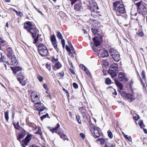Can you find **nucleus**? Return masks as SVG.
Masks as SVG:
<instances>
[{
  "label": "nucleus",
  "mask_w": 147,
  "mask_h": 147,
  "mask_svg": "<svg viewBox=\"0 0 147 147\" xmlns=\"http://www.w3.org/2000/svg\"><path fill=\"white\" fill-rule=\"evenodd\" d=\"M140 37H142L144 35V34L143 32L142 31H138L136 33Z\"/></svg>",
  "instance_id": "nucleus-39"
},
{
  "label": "nucleus",
  "mask_w": 147,
  "mask_h": 147,
  "mask_svg": "<svg viewBox=\"0 0 147 147\" xmlns=\"http://www.w3.org/2000/svg\"><path fill=\"white\" fill-rule=\"evenodd\" d=\"M131 18L134 19V18H132V16H136L137 14V12L133 14V13L132 12H131Z\"/></svg>",
  "instance_id": "nucleus-56"
},
{
  "label": "nucleus",
  "mask_w": 147,
  "mask_h": 147,
  "mask_svg": "<svg viewBox=\"0 0 147 147\" xmlns=\"http://www.w3.org/2000/svg\"><path fill=\"white\" fill-rule=\"evenodd\" d=\"M80 136L83 139H84V138H85V135H84L83 133H81L80 134Z\"/></svg>",
  "instance_id": "nucleus-61"
},
{
  "label": "nucleus",
  "mask_w": 147,
  "mask_h": 147,
  "mask_svg": "<svg viewBox=\"0 0 147 147\" xmlns=\"http://www.w3.org/2000/svg\"><path fill=\"white\" fill-rule=\"evenodd\" d=\"M88 7L91 11L97 13L98 12L99 8L96 3L94 0H90L89 2Z\"/></svg>",
  "instance_id": "nucleus-5"
},
{
  "label": "nucleus",
  "mask_w": 147,
  "mask_h": 147,
  "mask_svg": "<svg viewBox=\"0 0 147 147\" xmlns=\"http://www.w3.org/2000/svg\"><path fill=\"white\" fill-rule=\"evenodd\" d=\"M66 49L67 51L69 52L71 51L69 47L67 45H66Z\"/></svg>",
  "instance_id": "nucleus-57"
},
{
  "label": "nucleus",
  "mask_w": 147,
  "mask_h": 147,
  "mask_svg": "<svg viewBox=\"0 0 147 147\" xmlns=\"http://www.w3.org/2000/svg\"><path fill=\"white\" fill-rule=\"evenodd\" d=\"M49 117V115L48 113H46L45 115H43L40 117L42 121L46 117Z\"/></svg>",
  "instance_id": "nucleus-46"
},
{
  "label": "nucleus",
  "mask_w": 147,
  "mask_h": 147,
  "mask_svg": "<svg viewBox=\"0 0 147 147\" xmlns=\"http://www.w3.org/2000/svg\"><path fill=\"white\" fill-rule=\"evenodd\" d=\"M134 118L136 120H137L139 119V116L138 115H137V116H134Z\"/></svg>",
  "instance_id": "nucleus-64"
},
{
  "label": "nucleus",
  "mask_w": 147,
  "mask_h": 147,
  "mask_svg": "<svg viewBox=\"0 0 147 147\" xmlns=\"http://www.w3.org/2000/svg\"><path fill=\"white\" fill-rule=\"evenodd\" d=\"M57 75L58 77L61 78L64 76V73L63 71H61V72L57 73Z\"/></svg>",
  "instance_id": "nucleus-38"
},
{
  "label": "nucleus",
  "mask_w": 147,
  "mask_h": 147,
  "mask_svg": "<svg viewBox=\"0 0 147 147\" xmlns=\"http://www.w3.org/2000/svg\"><path fill=\"white\" fill-rule=\"evenodd\" d=\"M69 55L71 58H73L74 57V55L71 51L69 52Z\"/></svg>",
  "instance_id": "nucleus-60"
},
{
  "label": "nucleus",
  "mask_w": 147,
  "mask_h": 147,
  "mask_svg": "<svg viewBox=\"0 0 147 147\" xmlns=\"http://www.w3.org/2000/svg\"><path fill=\"white\" fill-rule=\"evenodd\" d=\"M31 97L32 100L34 103L37 102L39 99V98L38 95L33 93H32L31 94Z\"/></svg>",
  "instance_id": "nucleus-11"
},
{
  "label": "nucleus",
  "mask_w": 147,
  "mask_h": 147,
  "mask_svg": "<svg viewBox=\"0 0 147 147\" xmlns=\"http://www.w3.org/2000/svg\"><path fill=\"white\" fill-rule=\"evenodd\" d=\"M16 12L17 15L18 16H22L23 15V13L21 11H15Z\"/></svg>",
  "instance_id": "nucleus-49"
},
{
  "label": "nucleus",
  "mask_w": 147,
  "mask_h": 147,
  "mask_svg": "<svg viewBox=\"0 0 147 147\" xmlns=\"http://www.w3.org/2000/svg\"><path fill=\"white\" fill-rule=\"evenodd\" d=\"M125 76V74H123L122 72H120L119 74V80H120V79H122L123 78H124V76Z\"/></svg>",
  "instance_id": "nucleus-36"
},
{
  "label": "nucleus",
  "mask_w": 147,
  "mask_h": 147,
  "mask_svg": "<svg viewBox=\"0 0 147 147\" xmlns=\"http://www.w3.org/2000/svg\"><path fill=\"white\" fill-rule=\"evenodd\" d=\"M92 31L93 34H97L98 32V30L97 29L93 28L92 29Z\"/></svg>",
  "instance_id": "nucleus-47"
},
{
  "label": "nucleus",
  "mask_w": 147,
  "mask_h": 147,
  "mask_svg": "<svg viewBox=\"0 0 147 147\" xmlns=\"http://www.w3.org/2000/svg\"><path fill=\"white\" fill-rule=\"evenodd\" d=\"M52 44L54 48L57 51H58L59 49L57 47V45L56 43V42H52Z\"/></svg>",
  "instance_id": "nucleus-42"
},
{
  "label": "nucleus",
  "mask_w": 147,
  "mask_h": 147,
  "mask_svg": "<svg viewBox=\"0 0 147 147\" xmlns=\"http://www.w3.org/2000/svg\"><path fill=\"white\" fill-rule=\"evenodd\" d=\"M37 78L40 82H42L43 80V77L40 76H38Z\"/></svg>",
  "instance_id": "nucleus-48"
},
{
  "label": "nucleus",
  "mask_w": 147,
  "mask_h": 147,
  "mask_svg": "<svg viewBox=\"0 0 147 147\" xmlns=\"http://www.w3.org/2000/svg\"><path fill=\"white\" fill-rule=\"evenodd\" d=\"M71 1V4L72 5H73L75 2L77 1V0H70Z\"/></svg>",
  "instance_id": "nucleus-58"
},
{
  "label": "nucleus",
  "mask_w": 147,
  "mask_h": 147,
  "mask_svg": "<svg viewBox=\"0 0 147 147\" xmlns=\"http://www.w3.org/2000/svg\"><path fill=\"white\" fill-rule=\"evenodd\" d=\"M118 65L117 63H113L111 65L109 70L112 71H118Z\"/></svg>",
  "instance_id": "nucleus-14"
},
{
  "label": "nucleus",
  "mask_w": 147,
  "mask_h": 147,
  "mask_svg": "<svg viewBox=\"0 0 147 147\" xmlns=\"http://www.w3.org/2000/svg\"><path fill=\"white\" fill-rule=\"evenodd\" d=\"M111 80L109 78H107L105 80V83L107 84H111Z\"/></svg>",
  "instance_id": "nucleus-45"
},
{
  "label": "nucleus",
  "mask_w": 147,
  "mask_h": 147,
  "mask_svg": "<svg viewBox=\"0 0 147 147\" xmlns=\"http://www.w3.org/2000/svg\"><path fill=\"white\" fill-rule=\"evenodd\" d=\"M58 134L60 136V138L63 139L64 140H68V138L66 135H65L63 132L59 131Z\"/></svg>",
  "instance_id": "nucleus-15"
},
{
  "label": "nucleus",
  "mask_w": 147,
  "mask_h": 147,
  "mask_svg": "<svg viewBox=\"0 0 147 147\" xmlns=\"http://www.w3.org/2000/svg\"><path fill=\"white\" fill-rule=\"evenodd\" d=\"M134 93L132 94H126L125 96L126 98L130 99L131 101L134 100L136 98V96Z\"/></svg>",
  "instance_id": "nucleus-13"
},
{
  "label": "nucleus",
  "mask_w": 147,
  "mask_h": 147,
  "mask_svg": "<svg viewBox=\"0 0 147 147\" xmlns=\"http://www.w3.org/2000/svg\"><path fill=\"white\" fill-rule=\"evenodd\" d=\"M52 62L55 63L54 65V68H56L57 69H60L61 67V65L58 61V59H55L54 57L52 58Z\"/></svg>",
  "instance_id": "nucleus-9"
},
{
  "label": "nucleus",
  "mask_w": 147,
  "mask_h": 147,
  "mask_svg": "<svg viewBox=\"0 0 147 147\" xmlns=\"http://www.w3.org/2000/svg\"><path fill=\"white\" fill-rule=\"evenodd\" d=\"M124 137L129 142L131 141V138L130 136H128L125 134H124Z\"/></svg>",
  "instance_id": "nucleus-31"
},
{
  "label": "nucleus",
  "mask_w": 147,
  "mask_h": 147,
  "mask_svg": "<svg viewBox=\"0 0 147 147\" xmlns=\"http://www.w3.org/2000/svg\"><path fill=\"white\" fill-rule=\"evenodd\" d=\"M38 48V52L41 56L45 57L49 55L48 50L45 45L39 43Z\"/></svg>",
  "instance_id": "nucleus-2"
},
{
  "label": "nucleus",
  "mask_w": 147,
  "mask_h": 147,
  "mask_svg": "<svg viewBox=\"0 0 147 147\" xmlns=\"http://www.w3.org/2000/svg\"><path fill=\"white\" fill-rule=\"evenodd\" d=\"M57 36L59 39H62L63 38L62 34L59 32H57Z\"/></svg>",
  "instance_id": "nucleus-33"
},
{
  "label": "nucleus",
  "mask_w": 147,
  "mask_h": 147,
  "mask_svg": "<svg viewBox=\"0 0 147 147\" xmlns=\"http://www.w3.org/2000/svg\"><path fill=\"white\" fill-rule=\"evenodd\" d=\"M112 55V57L114 61H118L120 60V56L118 53L115 54V55Z\"/></svg>",
  "instance_id": "nucleus-21"
},
{
  "label": "nucleus",
  "mask_w": 147,
  "mask_h": 147,
  "mask_svg": "<svg viewBox=\"0 0 147 147\" xmlns=\"http://www.w3.org/2000/svg\"><path fill=\"white\" fill-rule=\"evenodd\" d=\"M144 3L142 1H140L136 4L138 8V9L142 11H145L146 8L144 5Z\"/></svg>",
  "instance_id": "nucleus-10"
},
{
  "label": "nucleus",
  "mask_w": 147,
  "mask_h": 147,
  "mask_svg": "<svg viewBox=\"0 0 147 147\" xmlns=\"http://www.w3.org/2000/svg\"><path fill=\"white\" fill-rule=\"evenodd\" d=\"M73 86L75 89H77L78 88V85L76 83H74L73 84Z\"/></svg>",
  "instance_id": "nucleus-54"
},
{
  "label": "nucleus",
  "mask_w": 147,
  "mask_h": 147,
  "mask_svg": "<svg viewBox=\"0 0 147 147\" xmlns=\"http://www.w3.org/2000/svg\"><path fill=\"white\" fill-rule=\"evenodd\" d=\"M5 119L8 121L9 120V111L8 110L5 113Z\"/></svg>",
  "instance_id": "nucleus-34"
},
{
  "label": "nucleus",
  "mask_w": 147,
  "mask_h": 147,
  "mask_svg": "<svg viewBox=\"0 0 147 147\" xmlns=\"http://www.w3.org/2000/svg\"><path fill=\"white\" fill-rule=\"evenodd\" d=\"M103 63L105 66H107L109 65V63L107 60H103Z\"/></svg>",
  "instance_id": "nucleus-41"
},
{
  "label": "nucleus",
  "mask_w": 147,
  "mask_h": 147,
  "mask_svg": "<svg viewBox=\"0 0 147 147\" xmlns=\"http://www.w3.org/2000/svg\"><path fill=\"white\" fill-rule=\"evenodd\" d=\"M24 29L32 34L33 38L36 37L37 30L36 28L33 26L31 22L28 21L25 23L24 24Z\"/></svg>",
  "instance_id": "nucleus-1"
},
{
  "label": "nucleus",
  "mask_w": 147,
  "mask_h": 147,
  "mask_svg": "<svg viewBox=\"0 0 147 147\" xmlns=\"http://www.w3.org/2000/svg\"><path fill=\"white\" fill-rule=\"evenodd\" d=\"M45 66L50 71L51 69V67L50 65L46 64L45 65Z\"/></svg>",
  "instance_id": "nucleus-55"
},
{
  "label": "nucleus",
  "mask_w": 147,
  "mask_h": 147,
  "mask_svg": "<svg viewBox=\"0 0 147 147\" xmlns=\"http://www.w3.org/2000/svg\"><path fill=\"white\" fill-rule=\"evenodd\" d=\"M107 133L108 136L111 139L113 137V135L112 132L108 130L107 131Z\"/></svg>",
  "instance_id": "nucleus-40"
},
{
  "label": "nucleus",
  "mask_w": 147,
  "mask_h": 147,
  "mask_svg": "<svg viewBox=\"0 0 147 147\" xmlns=\"http://www.w3.org/2000/svg\"><path fill=\"white\" fill-rule=\"evenodd\" d=\"M42 132L41 131V129L40 128H38L37 131L35 133L36 134H38L40 136L42 135Z\"/></svg>",
  "instance_id": "nucleus-44"
},
{
  "label": "nucleus",
  "mask_w": 147,
  "mask_h": 147,
  "mask_svg": "<svg viewBox=\"0 0 147 147\" xmlns=\"http://www.w3.org/2000/svg\"><path fill=\"white\" fill-rule=\"evenodd\" d=\"M21 131L20 134L25 136L26 134V131L22 128H21Z\"/></svg>",
  "instance_id": "nucleus-35"
},
{
  "label": "nucleus",
  "mask_w": 147,
  "mask_h": 147,
  "mask_svg": "<svg viewBox=\"0 0 147 147\" xmlns=\"http://www.w3.org/2000/svg\"><path fill=\"white\" fill-rule=\"evenodd\" d=\"M39 34H38L37 35L36 34V38L35 37V38H34V41L33 42V43L34 44H36L38 41V38H39Z\"/></svg>",
  "instance_id": "nucleus-37"
},
{
  "label": "nucleus",
  "mask_w": 147,
  "mask_h": 147,
  "mask_svg": "<svg viewBox=\"0 0 147 147\" xmlns=\"http://www.w3.org/2000/svg\"><path fill=\"white\" fill-rule=\"evenodd\" d=\"M34 107L36 110L38 111L39 114L42 113L41 112L46 109V107L43 104L38 102L35 103Z\"/></svg>",
  "instance_id": "nucleus-6"
},
{
  "label": "nucleus",
  "mask_w": 147,
  "mask_h": 147,
  "mask_svg": "<svg viewBox=\"0 0 147 147\" xmlns=\"http://www.w3.org/2000/svg\"><path fill=\"white\" fill-rule=\"evenodd\" d=\"M43 87L46 90H48V88H47V86L46 84H44L43 85Z\"/></svg>",
  "instance_id": "nucleus-62"
},
{
  "label": "nucleus",
  "mask_w": 147,
  "mask_h": 147,
  "mask_svg": "<svg viewBox=\"0 0 147 147\" xmlns=\"http://www.w3.org/2000/svg\"><path fill=\"white\" fill-rule=\"evenodd\" d=\"M98 141H100V143L101 144H103L104 143V140L103 138H99V139H98L97 140V142H98Z\"/></svg>",
  "instance_id": "nucleus-50"
},
{
  "label": "nucleus",
  "mask_w": 147,
  "mask_h": 147,
  "mask_svg": "<svg viewBox=\"0 0 147 147\" xmlns=\"http://www.w3.org/2000/svg\"><path fill=\"white\" fill-rule=\"evenodd\" d=\"M93 40L95 46L96 47L98 46L97 50L100 53V51H101L102 49V47L100 45L101 42L102 41L101 36L100 35H98V36H96L94 38Z\"/></svg>",
  "instance_id": "nucleus-4"
},
{
  "label": "nucleus",
  "mask_w": 147,
  "mask_h": 147,
  "mask_svg": "<svg viewBox=\"0 0 147 147\" xmlns=\"http://www.w3.org/2000/svg\"><path fill=\"white\" fill-rule=\"evenodd\" d=\"M74 9L78 11L81 10L82 9V7L81 3L76 4L74 5Z\"/></svg>",
  "instance_id": "nucleus-22"
},
{
  "label": "nucleus",
  "mask_w": 147,
  "mask_h": 147,
  "mask_svg": "<svg viewBox=\"0 0 147 147\" xmlns=\"http://www.w3.org/2000/svg\"><path fill=\"white\" fill-rule=\"evenodd\" d=\"M13 125L14 126L15 128L18 130H21V128H22L21 127H20L19 124V122L17 123L16 124H13Z\"/></svg>",
  "instance_id": "nucleus-32"
},
{
  "label": "nucleus",
  "mask_w": 147,
  "mask_h": 147,
  "mask_svg": "<svg viewBox=\"0 0 147 147\" xmlns=\"http://www.w3.org/2000/svg\"><path fill=\"white\" fill-rule=\"evenodd\" d=\"M17 78L18 80H24L25 79L24 78L25 76H24V73L22 72L19 73L17 75Z\"/></svg>",
  "instance_id": "nucleus-20"
},
{
  "label": "nucleus",
  "mask_w": 147,
  "mask_h": 147,
  "mask_svg": "<svg viewBox=\"0 0 147 147\" xmlns=\"http://www.w3.org/2000/svg\"><path fill=\"white\" fill-rule=\"evenodd\" d=\"M109 53L110 54L111 56L112 57L113 55H115V54L118 53L117 51L113 48H111L110 49Z\"/></svg>",
  "instance_id": "nucleus-23"
},
{
  "label": "nucleus",
  "mask_w": 147,
  "mask_h": 147,
  "mask_svg": "<svg viewBox=\"0 0 147 147\" xmlns=\"http://www.w3.org/2000/svg\"><path fill=\"white\" fill-rule=\"evenodd\" d=\"M141 76H142V77L143 79H145V72L144 70H143L142 71V72L141 73Z\"/></svg>",
  "instance_id": "nucleus-52"
},
{
  "label": "nucleus",
  "mask_w": 147,
  "mask_h": 147,
  "mask_svg": "<svg viewBox=\"0 0 147 147\" xmlns=\"http://www.w3.org/2000/svg\"><path fill=\"white\" fill-rule=\"evenodd\" d=\"M0 44L1 45L3 46L4 45H7V43L6 41H5L2 38L0 37Z\"/></svg>",
  "instance_id": "nucleus-27"
},
{
  "label": "nucleus",
  "mask_w": 147,
  "mask_h": 147,
  "mask_svg": "<svg viewBox=\"0 0 147 147\" xmlns=\"http://www.w3.org/2000/svg\"><path fill=\"white\" fill-rule=\"evenodd\" d=\"M1 57L0 58V62H4L5 58L4 57L2 56V54H1Z\"/></svg>",
  "instance_id": "nucleus-51"
},
{
  "label": "nucleus",
  "mask_w": 147,
  "mask_h": 147,
  "mask_svg": "<svg viewBox=\"0 0 147 147\" xmlns=\"http://www.w3.org/2000/svg\"><path fill=\"white\" fill-rule=\"evenodd\" d=\"M12 70L13 71L14 73H16L17 72L19 71L22 69L21 67L16 66L15 67L12 68Z\"/></svg>",
  "instance_id": "nucleus-24"
},
{
  "label": "nucleus",
  "mask_w": 147,
  "mask_h": 147,
  "mask_svg": "<svg viewBox=\"0 0 147 147\" xmlns=\"http://www.w3.org/2000/svg\"><path fill=\"white\" fill-rule=\"evenodd\" d=\"M115 82L117 86L119 88L120 90H122V85L117 80H115Z\"/></svg>",
  "instance_id": "nucleus-26"
},
{
  "label": "nucleus",
  "mask_w": 147,
  "mask_h": 147,
  "mask_svg": "<svg viewBox=\"0 0 147 147\" xmlns=\"http://www.w3.org/2000/svg\"><path fill=\"white\" fill-rule=\"evenodd\" d=\"M60 126L59 124L58 123L57 124L56 127L50 129V130L53 133L55 132L58 134V132L59 131H58L60 127Z\"/></svg>",
  "instance_id": "nucleus-18"
},
{
  "label": "nucleus",
  "mask_w": 147,
  "mask_h": 147,
  "mask_svg": "<svg viewBox=\"0 0 147 147\" xmlns=\"http://www.w3.org/2000/svg\"><path fill=\"white\" fill-rule=\"evenodd\" d=\"M90 125L91 127L90 130L91 132H93L94 136L96 137H99L100 136L99 131L100 128L92 124H90Z\"/></svg>",
  "instance_id": "nucleus-8"
},
{
  "label": "nucleus",
  "mask_w": 147,
  "mask_h": 147,
  "mask_svg": "<svg viewBox=\"0 0 147 147\" xmlns=\"http://www.w3.org/2000/svg\"><path fill=\"white\" fill-rule=\"evenodd\" d=\"M80 66L81 67L82 69L85 71L88 75L89 76H91V73L89 72L88 68L86 66L82 64H81L80 65Z\"/></svg>",
  "instance_id": "nucleus-16"
},
{
  "label": "nucleus",
  "mask_w": 147,
  "mask_h": 147,
  "mask_svg": "<svg viewBox=\"0 0 147 147\" xmlns=\"http://www.w3.org/2000/svg\"><path fill=\"white\" fill-rule=\"evenodd\" d=\"M121 80L122 81H128L127 78H126L125 76H124V78H123V79Z\"/></svg>",
  "instance_id": "nucleus-59"
},
{
  "label": "nucleus",
  "mask_w": 147,
  "mask_h": 147,
  "mask_svg": "<svg viewBox=\"0 0 147 147\" xmlns=\"http://www.w3.org/2000/svg\"><path fill=\"white\" fill-rule=\"evenodd\" d=\"M6 55L7 57L10 59V57L13 55V52L12 50V48L11 47H8L7 49Z\"/></svg>",
  "instance_id": "nucleus-12"
},
{
  "label": "nucleus",
  "mask_w": 147,
  "mask_h": 147,
  "mask_svg": "<svg viewBox=\"0 0 147 147\" xmlns=\"http://www.w3.org/2000/svg\"><path fill=\"white\" fill-rule=\"evenodd\" d=\"M10 59L11 60L10 64L11 65H15L17 63V60L16 59L15 55L11 56Z\"/></svg>",
  "instance_id": "nucleus-19"
},
{
  "label": "nucleus",
  "mask_w": 147,
  "mask_h": 147,
  "mask_svg": "<svg viewBox=\"0 0 147 147\" xmlns=\"http://www.w3.org/2000/svg\"><path fill=\"white\" fill-rule=\"evenodd\" d=\"M116 71H112L110 70H108V73L111 76L112 78H114L116 76L117 74Z\"/></svg>",
  "instance_id": "nucleus-25"
},
{
  "label": "nucleus",
  "mask_w": 147,
  "mask_h": 147,
  "mask_svg": "<svg viewBox=\"0 0 147 147\" xmlns=\"http://www.w3.org/2000/svg\"><path fill=\"white\" fill-rule=\"evenodd\" d=\"M99 53L101 56L102 57H107L109 55L108 52L104 49L101 51Z\"/></svg>",
  "instance_id": "nucleus-17"
},
{
  "label": "nucleus",
  "mask_w": 147,
  "mask_h": 147,
  "mask_svg": "<svg viewBox=\"0 0 147 147\" xmlns=\"http://www.w3.org/2000/svg\"><path fill=\"white\" fill-rule=\"evenodd\" d=\"M80 116L79 115L76 116V118L78 122L79 123H81V120L80 119Z\"/></svg>",
  "instance_id": "nucleus-53"
},
{
  "label": "nucleus",
  "mask_w": 147,
  "mask_h": 147,
  "mask_svg": "<svg viewBox=\"0 0 147 147\" xmlns=\"http://www.w3.org/2000/svg\"><path fill=\"white\" fill-rule=\"evenodd\" d=\"M51 40L52 42H56V39L55 36L54 34H53L52 36L51 37Z\"/></svg>",
  "instance_id": "nucleus-30"
},
{
  "label": "nucleus",
  "mask_w": 147,
  "mask_h": 147,
  "mask_svg": "<svg viewBox=\"0 0 147 147\" xmlns=\"http://www.w3.org/2000/svg\"><path fill=\"white\" fill-rule=\"evenodd\" d=\"M24 136L21 134H18L17 136V139L20 141H21L20 140L21 139L23 138L24 137Z\"/></svg>",
  "instance_id": "nucleus-28"
},
{
  "label": "nucleus",
  "mask_w": 147,
  "mask_h": 147,
  "mask_svg": "<svg viewBox=\"0 0 147 147\" xmlns=\"http://www.w3.org/2000/svg\"><path fill=\"white\" fill-rule=\"evenodd\" d=\"M120 1H117L114 2L113 4L114 6V8L117 11V13H123L125 11V8L123 5L120 4Z\"/></svg>",
  "instance_id": "nucleus-3"
},
{
  "label": "nucleus",
  "mask_w": 147,
  "mask_h": 147,
  "mask_svg": "<svg viewBox=\"0 0 147 147\" xmlns=\"http://www.w3.org/2000/svg\"><path fill=\"white\" fill-rule=\"evenodd\" d=\"M113 89L114 90V92H113L112 94L115 95H117V92H116V91L115 90V89Z\"/></svg>",
  "instance_id": "nucleus-63"
},
{
  "label": "nucleus",
  "mask_w": 147,
  "mask_h": 147,
  "mask_svg": "<svg viewBox=\"0 0 147 147\" xmlns=\"http://www.w3.org/2000/svg\"><path fill=\"white\" fill-rule=\"evenodd\" d=\"M138 124L141 128H142L144 127V126L143 121L141 120L140 121Z\"/></svg>",
  "instance_id": "nucleus-43"
},
{
  "label": "nucleus",
  "mask_w": 147,
  "mask_h": 147,
  "mask_svg": "<svg viewBox=\"0 0 147 147\" xmlns=\"http://www.w3.org/2000/svg\"><path fill=\"white\" fill-rule=\"evenodd\" d=\"M32 134H30L29 133L28 134L26 138L23 139L22 141H20V143L23 147H25L27 145L28 142L32 139Z\"/></svg>",
  "instance_id": "nucleus-7"
},
{
  "label": "nucleus",
  "mask_w": 147,
  "mask_h": 147,
  "mask_svg": "<svg viewBox=\"0 0 147 147\" xmlns=\"http://www.w3.org/2000/svg\"><path fill=\"white\" fill-rule=\"evenodd\" d=\"M19 82L20 83L22 86H24L26 85V83L27 82V80H18Z\"/></svg>",
  "instance_id": "nucleus-29"
}]
</instances>
